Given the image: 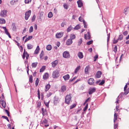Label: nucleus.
Returning a JSON list of instances; mask_svg holds the SVG:
<instances>
[{"label": "nucleus", "instance_id": "obj_64", "mask_svg": "<svg viewBox=\"0 0 129 129\" xmlns=\"http://www.w3.org/2000/svg\"><path fill=\"white\" fill-rule=\"evenodd\" d=\"M123 34L124 35L126 36L128 34L127 32L125 31L123 33Z\"/></svg>", "mask_w": 129, "mask_h": 129}, {"label": "nucleus", "instance_id": "obj_7", "mask_svg": "<svg viewBox=\"0 0 129 129\" xmlns=\"http://www.w3.org/2000/svg\"><path fill=\"white\" fill-rule=\"evenodd\" d=\"M88 83L90 85H94V83L95 82L94 79L93 78H90L88 80Z\"/></svg>", "mask_w": 129, "mask_h": 129}, {"label": "nucleus", "instance_id": "obj_20", "mask_svg": "<svg viewBox=\"0 0 129 129\" xmlns=\"http://www.w3.org/2000/svg\"><path fill=\"white\" fill-rule=\"evenodd\" d=\"M27 48L28 49H32L33 47V46L30 44H27Z\"/></svg>", "mask_w": 129, "mask_h": 129}, {"label": "nucleus", "instance_id": "obj_18", "mask_svg": "<svg viewBox=\"0 0 129 129\" xmlns=\"http://www.w3.org/2000/svg\"><path fill=\"white\" fill-rule=\"evenodd\" d=\"M63 78L65 80H67L70 78L69 75L68 74H67L63 77Z\"/></svg>", "mask_w": 129, "mask_h": 129}, {"label": "nucleus", "instance_id": "obj_34", "mask_svg": "<svg viewBox=\"0 0 129 129\" xmlns=\"http://www.w3.org/2000/svg\"><path fill=\"white\" fill-rule=\"evenodd\" d=\"M45 66H43L42 68L40 69V72H42L43 71L45 70Z\"/></svg>", "mask_w": 129, "mask_h": 129}, {"label": "nucleus", "instance_id": "obj_14", "mask_svg": "<svg viewBox=\"0 0 129 129\" xmlns=\"http://www.w3.org/2000/svg\"><path fill=\"white\" fill-rule=\"evenodd\" d=\"M42 111L43 116H44L47 115V113L45 109H44V108H42Z\"/></svg>", "mask_w": 129, "mask_h": 129}, {"label": "nucleus", "instance_id": "obj_56", "mask_svg": "<svg viewBox=\"0 0 129 129\" xmlns=\"http://www.w3.org/2000/svg\"><path fill=\"white\" fill-rule=\"evenodd\" d=\"M43 123L45 124H46L47 123V121L46 119H45L44 120H43Z\"/></svg>", "mask_w": 129, "mask_h": 129}, {"label": "nucleus", "instance_id": "obj_3", "mask_svg": "<svg viewBox=\"0 0 129 129\" xmlns=\"http://www.w3.org/2000/svg\"><path fill=\"white\" fill-rule=\"evenodd\" d=\"M31 13V10H29L26 12L25 13V19L26 20H27L30 16Z\"/></svg>", "mask_w": 129, "mask_h": 129}, {"label": "nucleus", "instance_id": "obj_13", "mask_svg": "<svg viewBox=\"0 0 129 129\" xmlns=\"http://www.w3.org/2000/svg\"><path fill=\"white\" fill-rule=\"evenodd\" d=\"M95 90L96 88L94 87L90 88L89 90V91L88 92V93L89 94H91L93 92H95Z\"/></svg>", "mask_w": 129, "mask_h": 129}, {"label": "nucleus", "instance_id": "obj_58", "mask_svg": "<svg viewBox=\"0 0 129 129\" xmlns=\"http://www.w3.org/2000/svg\"><path fill=\"white\" fill-rule=\"evenodd\" d=\"M118 40H115L114 39L113 40V43L114 44H116L117 43Z\"/></svg>", "mask_w": 129, "mask_h": 129}, {"label": "nucleus", "instance_id": "obj_11", "mask_svg": "<svg viewBox=\"0 0 129 129\" xmlns=\"http://www.w3.org/2000/svg\"><path fill=\"white\" fill-rule=\"evenodd\" d=\"M77 3L78 4V7L81 8L83 6V3L81 0H78Z\"/></svg>", "mask_w": 129, "mask_h": 129}, {"label": "nucleus", "instance_id": "obj_48", "mask_svg": "<svg viewBox=\"0 0 129 129\" xmlns=\"http://www.w3.org/2000/svg\"><path fill=\"white\" fill-rule=\"evenodd\" d=\"M93 42V41L92 40H91L87 42V43L86 44L88 45H89L90 44H91Z\"/></svg>", "mask_w": 129, "mask_h": 129}, {"label": "nucleus", "instance_id": "obj_53", "mask_svg": "<svg viewBox=\"0 0 129 129\" xmlns=\"http://www.w3.org/2000/svg\"><path fill=\"white\" fill-rule=\"evenodd\" d=\"M105 83V81L104 80H103L99 84V85H102Z\"/></svg>", "mask_w": 129, "mask_h": 129}, {"label": "nucleus", "instance_id": "obj_61", "mask_svg": "<svg viewBox=\"0 0 129 129\" xmlns=\"http://www.w3.org/2000/svg\"><path fill=\"white\" fill-rule=\"evenodd\" d=\"M66 23L65 22H62L61 24V26L62 27H63L64 26V25H66Z\"/></svg>", "mask_w": 129, "mask_h": 129}, {"label": "nucleus", "instance_id": "obj_37", "mask_svg": "<svg viewBox=\"0 0 129 129\" xmlns=\"http://www.w3.org/2000/svg\"><path fill=\"white\" fill-rule=\"evenodd\" d=\"M29 81L30 83H32L33 82V77L31 75L29 76Z\"/></svg>", "mask_w": 129, "mask_h": 129}, {"label": "nucleus", "instance_id": "obj_50", "mask_svg": "<svg viewBox=\"0 0 129 129\" xmlns=\"http://www.w3.org/2000/svg\"><path fill=\"white\" fill-rule=\"evenodd\" d=\"M117 47L115 45L114 48V49L113 50L115 52H116L117 51Z\"/></svg>", "mask_w": 129, "mask_h": 129}, {"label": "nucleus", "instance_id": "obj_29", "mask_svg": "<svg viewBox=\"0 0 129 129\" xmlns=\"http://www.w3.org/2000/svg\"><path fill=\"white\" fill-rule=\"evenodd\" d=\"M5 20L3 18H0V23L3 24L5 23Z\"/></svg>", "mask_w": 129, "mask_h": 129}, {"label": "nucleus", "instance_id": "obj_63", "mask_svg": "<svg viewBox=\"0 0 129 129\" xmlns=\"http://www.w3.org/2000/svg\"><path fill=\"white\" fill-rule=\"evenodd\" d=\"M90 97H89L86 101V102H89L90 101Z\"/></svg>", "mask_w": 129, "mask_h": 129}, {"label": "nucleus", "instance_id": "obj_51", "mask_svg": "<svg viewBox=\"0 0 129 129\" xmlns=\"http://www.w3.org/2000/svg\"><path fill=\"white\" fill-rule=\"evenodd\" d=\"M25 56H26V59H27L29 57V55L27 53V52H26V53H25Z\"/></svg>", "mask_w": 129, "mask_h": 129}, {"label": "nucleus", "instance_id": "obj_27", "mask_svg": "<svg viewBox=\"0 0 129 129\" xmlns=\"http://www.w3.org/2000/svg\"><path fill=\"white\" fill-rule=\"evenodd\" d=\"M38 62H34L33 63H32L31 64V66H32V67L33 68H36L37 64H38Z\"/></svg>", "mask_w": 129, "mask_h": 129}, {"label": "nucleus", "instance_id": "obj_52", "mask_svg": "<svg viewBox=\"0 0 129 129\" xmlns=\"http://www.w3.org/2000/svg\"><path fill=\"white\" fill-rule=\"evenodd\" d=\"M31 1V0H25V3H28L30 2Z\"/></svg>", "mask_w": 129, "mask_h": 129}, {"label": "nucleus", "instance_id": "obj_1", "mask_svg": "<svg viewBox=\"0 0 129 129\" xmlns=\"http://www.w3.org/2000/svg\"><path fill=\"white\" fill-rule=\"evenodd\" d=\"M124 91H125L124 93L123 92L121 93L118 97H123L127 94L129 92V88L127 89L126 90L125 89V90Z\"/></svg>", "mask_w": 129, "mask_h": 129}, {"label": "nucleus", "instance_id": "obj_47", "mask_svg": "<svg viewBox=\"0 0 129 129\" xmlns=\"http://www.w3.org/2000/svg\"><path fill=\"white\" fill-rule=\"evenodd\" d=\"M72 27L71 26H69L67 29V31L68 32L70 31L72 29Z\"/></svg>", "mask_w": 129, "mask_h": 129}, {"label": "nucleus", "instance_id": "obj_16", "mask_svg": "<svg viewBox=\"0 0 129 129\" xmlns=\"http://www.w3.org/2000/svg\"><path fill=\"white\" fill-rule=\"evenodd\" d=\"M73 42L72 40L71 39H68L66 42V45H69L71 44Z\"/></svg>", "mask_w": 129, "mask_h": 129}, {"label": "nucleus", "instance_id": "obj_33", "mask_svg": "<svg viewBox=\"0 0 129 129\" xmlns=\"http://www.w3.org/2000/svg\"><path fill=\"white\" fill-rule=\"evenodd\" d=\"M54 102L55 103H56L58 102L59 100L57 97H54Z\"/></svg>", "mask_w": 129, "mask_h": 129}, {"label": "nucleus", "instance_id": "obj_28", "mask_svg": "<svg viewBox=\"0 0 129 129\" xmlns=\"http://www.w3.org/2000/svg\"><path fill=\"white\" fill-rule=\"evenodd\" d=\"M50 85L49 84H47L45 86V91H48L50 87Z\"/></svg>", "mask_w": 129, "mask_h": 129}, {"label": "nucleus", "instance_id": "obj_60", "mask_svg": "<svg viewBox=\"0 0 129 129\" xmlns=\"http://www.w3.org/2000/svg\"><path fill=\"white\" fill-rule=\"evenodd\" d=\"M79 20L81 21L82 22V21H83V20H83L82 18L81 17V16H80L79 17Z\"/></svg>", "mask_w": 129, "mask_h": 129}, {"label": "nucleus", "instance_id": "obj_46", "mask_svg": "<svg viewBox=\"0 0 129 129\" xmlns=\"http://www.w3.org/2000/svg\"><path fill=\"white\" fill-rule=\"evenodd\" d=\"M80 28V26L79 25H77L74 28V29H78Z\"/></svg>", "mask_w": 129, "mask_h": 129}, {"label": "nucleus", "instance_id": "obj_15", "mask_svg": "<svg viewBox=\"0 0 129 129\" xmlns=\"http://www.w3.org/2000/svg\"><path fill=\"white\" fill-rule=\"evenodd\" d=\"M58 63V61L56 60L52 62L51 63L52 66L53 68H54L57 64Z\"/></svg>", "mask_w": 129, "mask_h": 129}, {"label": "nucleus", "instance_id": "obj_10", "mask_svg": "<svg viewBox=\"0 0 129 129\" xmlns=\"http://www.w3.org/2000/svg\"><path fill=\"white\" fill-rule=\"evenodd\" d=\"M84 38L86 40L90 39L91 38V36L89 31L87 32V34H85Z\"/></svg>", "mask_w": 129, "mask_h": 129}, {"label": "nucleus", "instance_id": "obj_5", "mask_svg": "<svg viewBox=\"0 0 129 129\" xmlns=\"http://www.w3.org/2000/svg\"><path fill=\"white\" fill-rule=\"evenodd\" d=\"M59 76V74L58 71L57 70L54 71L52 74V77L53 78H56Z\"/></svg>", "mask_w": 129, "mask_h": 129}, {"label": "nucleus", "instance_id": "obj_36", "mask_svg": "<svg viewBox=\"0 0 129 129\" xmlns=\"http://www.w3.org/2000/svg\"><path fill=\"white\" fill-rule=\"evenodd\" d=\"M82 39L80 38L78 41V45H80L82 42Z\"/></svg>", "mask_w": 129, "mask_h": 129}, {"label": "nucleus", "instance_id": "obj_57", "mask_svg": "<svg viewBox=\"0 0 129 129\" xmlns=\"http://www.w3.org/2000/svg\"><path fill=\"white\" fill-rule=\"evenodd\" d=\"M63 7L65 9H67L68 8V6L66 4H64L63 5Z\"/></svg>", "mask_w": 129, "mask_h": 129}, {"label": "nucleus", "instance_id": "obj_39", "mask_svg": "<svg viewBox=\"0 0 129 129\" xmlns=\"http://www.w3.org/2000/svg\"><path fill=\"white\" fill-rule=\"evenodd\" d=\"M123 38V35H120L118 39V40H121Z\"/></svg>", "mask_w": 129, "mask_h": 129}, {"label": "nucleus", "instance_id": "obj_59", "mask_svg": "<svg viewBox=\"0 0 129 129\" xmlns=\"http://www.w3.org/2000/svg\"><path fill=\"white\" fill-rule=\"evenodd\" d=\"M77 78L76 77H75L74 78H73V79H71L70 80V82H72L74 80H75Z\"/></svg>", "mask_w": 129, "mask_h": 129}, {"label": "nucleus", "instance_id": "obj_45", "mask_svg": "<svg viewBox=\"0 0 129 129\" xmlns=\"http://www.w3.org/2000/svg\"><path fill=\"white\" fill-rule=\"evenodd\" d=\"M117 115L115 111L114 114V119L117 120Z\"/></svg>", "mask_w": 129, "mask_h": 129}, {"label": "nucleus", "instance_id": "obj_2", "mask_svg": "<svg viewBox=\"0 0 129 129\" xmlns=\"http://www.w3.org/2000/svg\"><path fill=\"white\" fill-rule=\"evenodd\" d=\"M63 56L65 58H69L70 57V55L69 52L67 51L64 52L63 53Z\"/></svg>", "mask_w": 129, "mask_h": 129}, {"label": "nucleus", "instance_id": "obj_9", "mask_svg": "<svg viewBox=\"0 0 129 129\" xmlns=\"http://www.w3.org/2000/svg\"><path fill=\"white\" fill-rule=\"evenodd\" d=\"M2 28L4 29L5 31V33L10 38H11V37L9 33L8 32L7 29H6V27H2Z\"/></svg>", "mask_w": 129, "mask_h": 129}, {"label": "nucleus", "instance_id": "obj_41", "mask_svg": "<svg viewBox=\"0 0 129 129\" xmlns=\"http://www.w3.org/2000/svg\"><path fill=\"white\" fill-rule=\"evenodd\" d=\"M76 104H73V105H71L70 107V109H72L73 108L75 107L76 106Z\"/></svg>", "mask_w": 129, "mask_h": 129}, {"label": "nucleus", "instance_id": "obj_54", "mask_svg": "<svg viewBox=\"0 0 129 129\" xmlns=\"http://www.w3.org/2000/svg\"><path fill=\"white\" fill-rule=\"evenodd\" d=\"M98 55H95L94 57V61H96V59L98 58Z\"/></svg>", "mask_w": 129, "mask_h": 129}, {"label": "nucleus", "instance_id": "obj_42", "mask_svg": "<svg viewBox=\"0 0 129 129\" xmlns=\"http://www.w3.org/2000/svg\"><path fill=\"white\" fill-rule=\"evenodd\" d=\"M44 55V52H43V51L42 50L41 51V53H40V58H41L43 56V55Z\"/></svg>", "mask_w": 129, "mask_h": 129}, {"label": "nucleus", "instance_id": "obj_31", "mask_svg": "<svg viewBox=\"0 0 129 129\" xmlns=\"http://www.w3.org/2000/svg\"><path fill=\"white\" fill-rule=\"evenodd\" d=\"M48 75L47 73H45L43 76L44 79H46L48 77Z\"/></svg>", "mask_w": 129, "mask_h": 129}, {"label": "nucleus", "instance_id": "obj_38", "mask_svg": "<svg viewBox=\"0 0 129 129\" xmlns=\"http://www.w3.org/2000/svg\"><path fill=\"white\" fill-rule=\"evenodd\" d=\"M39 82V80L38 78H37L35 81V85L36 86H37Z\"/></svg>", "mask_w": 129, "mask_h": 129}, {"label": "nucleus", "instance_id": "obj_30", "mask_svg": "<svg viewBox=\"0 0 129 129\" xmlns=\"http://www.w3.org/2000/svg\"><path fill=\"white\" fill-rule=\"evenodd\" d=\"M18 1V0H13L11 1L10 3L11 5H13L15 4Z\"/></svg>", "mask_w": 129, "mask_h": 129}, {"label": "nucleus", "instance_id": "obj_25", "mask_svg": "<svg viewBox=\"0 0 129 129\" xmlns=\"http://www.w3.org/2000/svg\"><path fill=\"white\" fill-rule=\"evenodd\" d=\"M39 50H40V48L39 47V46H38L37 47V48H36V50L35 51V54H37L39 52Z\"/></svg>", "mask_w": 129, "mask_h": 129}, {"label": "nucleus", "instance_id": "obj_32", "mask_svg": "<svg viewBox=\"0 0 129 129\" xmlns=\"http://www.w3.org/2000/svg\"><path fill=\"white\" fill-rule=\"evenodd\" d=\"M80 66H79L77 67L75 70V73H76L80 69Z\"/></svg>", "mask_w": 129, "mask_h": 129}, {"label": "nucleus", "instance_id": "obj_21", "mask_svg": "<svg viewBox=\"0 0 129 129\" xmlns=\"http://www.w3.org/2000/svg\"><path fill=\"white\" fill-rule=\"evenodd\" d=\"M12 29L13 31H15L16 30V27L15 26V24L14 23H13L12 25Z\"/></svg>", "mask_w": 129, "mask_h": 129}, {"label": "nucleus", "instance_id": "obj_22", "mask_svg": "<svg viewBox=\"0 0 129 129\" xmlns=\"http://www.w3.org/2000/svg\"><path fill=\"white\" fill-rule=\"evenodd\" d=\"M70 37L71 39L72 40L73 39H75L76 38V36L74 34H71L70 35Z\"/></svg>", "mask_w": 129, "mask_h": 129}, {"label": "nucleus", "instance_id": "obj_49", "mask_svg": "<svg viewBox=\"0 0 129 129\" xmlns=\"http://www.w3.org/2000/svg\"><path fill=\"white\" fill-rule=\"evenodd\" d=\"M88 106V104L87 103L86 104V106L84 108V109L83 111H85L86 110Z\"/></svg>", "mask_w": 129, "mask_h": 129}, {"label": "nucleus", "instance_id": "obj_12", "mask_svg": "<svg viewBox=\"0 0 129 129\" xmlns=\"http://www.w3.org/2000/svg\"><path fill=\"white\" fill-rule=\"evenodd\" d=\"M65 102L66 103L69 104L70 102L71 97H65Z\"/></svg>", "mask_w": 129, "mask_h": 129}, {"label": "nucleus", "instance_id": "obj_62", "mask_svg": "<svg viewBox=\"0 0 129 129\" xmlns=\"http://www.w3.org/2000/svg\"><path fill=\"white\" fill-rule=\"evenodd\" d=\"M41 105V103L39 102L37 103V106L38 107H40Z\"/></svg>", "mask_w": 129, "mask_h": 129}, {"label": "nucleus", "instance_id": "obj_55", "mask_svg": "<svg viewBox=\"0 0 129 129\" xmlns=\"http://www.w3.org/2000/svg\"><path fill=\"white\" fill-rule=\"evenodd\" d=\"M3 117L4 118L6 119L9 122V120L8 119V118L6 116H3L2 117Z\"/></svg>", "mask_w": 129, "mask_h": 129}, {"label": "nucleus", "instance_id": "obj_4", "mask_svg": "<svg viewBox=\"0 0 129 129\" xmlns=\"http://www.w3.org/2000/svg\"><path fill=\"white\" fill-rule=\"evenodd\" d=\"M0 103L2 105L3 107L4 108L5 107L6 103L4 98L3 97H0Z\"/></svg>", "mask_w": 129, "mask_h": 129}, {"label": "nucleus", "instance_id": "obj_8", "mask_svg": "<svg viewBox=\"0 0 129 129\" xmlns=\"http://www.w3.org/2000/svg\"><path fill=\"white\" fill-rule=\"evenodd\" d=\"M63 35V33L60 32L59 33H57L56 35V37L57 38H60L62 37Z\"/></svg>", "mask_w": 129, "mask_h": 129}, {"label": "nucleus", "instance_id": "obj_26", "mask_svg": "<svg viewBox=\"0 0 129 129\" xmlns=\"http://www.w3.org/2000/svg\"><path fill=\"white\" fill-rule=\"evenodd\" d=\"M52 47L50 45H48L46 47L47 49L48 50H51Z\"/></svg>", "mask_w": 129, "mask_h": 129}, {"label": "nucleus", "instance_id": "obj_23", "mask_svg": "<svg viewBox=\"0 0 129 129\" xmlns=\"http://www.w3.org/2000/svg\"><path fill=\"white\" fill-rule=\"evenodd\" d=\"M89 66H87L85 69V72L86 74H87L88 73V70L89 68Z\"/></svg>", "mask_w": 129, "mask_h": 129}, {"label": "nucleus", "instance_id": "obj_17", "mask_svg": "<svg viewBox=\"0 0 129 129\" xmlns=\"http://www.w3.org/2000/svg\"><path fill=\"white\" fill-rule=\"evenodd\" d=\"M102 74V72L100 71H98L96 73V78H99L101 77Z\"/></svg>", "mask_w": 129, "mask_h": 129}, {"label": "nucleus", "instance_id": "obj_24", "mask_svg": "<svg viewBox=\"0 0 129 129\" xmlns=\"http://www.w3.org/2000/svg\"><path fill=\"white\" fill-rule=\"evenodd\" d=\"M61 91L62 92L65 91L66 90V86L64 85L62 86L61 88Z\"/></svg>", "mask_w": 129, "mask_h": 129}, {"label": "nucleus", "instance_id": "obj_43", "mask_svg": "<svg viewBox=\"0 0 129 129\" xmlns=\"http://www.w3.org/2000/svg\"><path fill=\"white\" fill-rule=\"evenodd\" d=\"M36 17V16L35 15H34L31 19V21L32 22H33L35 20Z\"/></svg>", "mask_w": 129, "mask_h": 129}, {"label": "nucleus", "instance_id": "obj_40", "mask_svg": "<svg viewBox=\"0 0 129 129\" xmlns=\"http://www.w3.org/2000/svg\"><path fill=\"white\" fill-rule=\"evenodd\" d=\"M33 26H31L29 28V33H31L33 31Z\"/></svg>", "mask_w": 129, "mask_h": 129}, {"label": "nucleus", "instance_id": "obj_6", "mask_svg": "<svg viewBox=\"0 0 129 129\" xmlns=\"http://www.w3.org/2000/svg\"><path fill=\"white\" fill-rule=\"evenodd\" d=\"M7 11L5 10H2L0 13V16L2 17H5L7 16Z\"/></svg>", "mask_w": 129, "mask_h": 129}, {"label": "nucleus", "instance_id": "obj_19", "mask_svg": "<svg viewBox=\"0 0 129 129\" xmlns=\"http://www.w3.org/2000/svg\"><path fill=\"white\" fill-rule=\"evenodd\" d=\"M78 56L80 59L82 58L83 57L82 53L81 52H79L78 53Z\"/></svg>", "mask_w": 129, "mask_h": 129}, {"label": "nucleus", "instance_id": "obj_44", "mask_svg": "<svg viewBox=\"0 0 129 129\" xmlns=\"http://www.w3.org/2000/svg\"><path fill=\"white\" fill-rule=\"evenodd\" d=\"M83 23L84 25V27L85 28L87 27V25H86V22L84 20H83Z\"/></svg>", "mask_w": 129, "mask_h": 129}, {"label": "nucleus", "instance_id": "obj_35", "mask_svg": "<svg viewBox=\"0 0 129 129\" xmlns=\"http://www.w3.org/2000/svg\"><path fill=\"white\" fill-rule=\"evenodd\" d=\"M53 16V14L52 12H50L48 14V17L49 18H51Z\"/></svg>", "mask_w": 129, "mask_h": 129}]
</instances>
